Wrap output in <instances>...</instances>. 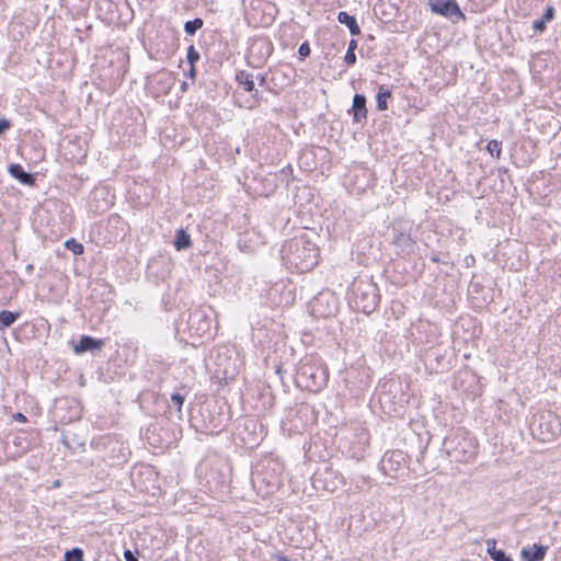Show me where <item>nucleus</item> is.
Here are the masks:
<instances>
[{
    "mask_svg": "<svg viewBox=\"0 0 561 561\" xmlns=\"http://www.w3.org/2000/svg\"><path fill=\"white\" fill-rule=\"evenodd\" d=\"M329 373L327 366L318 358L306 356L297 370V382L300 387L311 392H319L328 382Z\"/></svg>",
    "mask_w": 561,
    "mask_h": 561,
    "instance_id": "1",
    "label": "nucleus"
},
{
    "mask_svg": "<svg viewBox=\"0 0 561 561\" xmlns=\"http://www.w3.org/2000/svg\"><path fill=\"white\" fill-rule=\"evenodd\" d=\"M291 264L301 271L310 270L318 263V248L314 243L305 239H294L288 243Z\"/></svg>",
    "mask_w": 561,
    "mask_h": 561,
    "instance_id": "2",
    "label": "nucleus"
},
{
    "mask_svg": "<svg viewBox=\"0 0 561 561\" xmlns=\"http://www.w3.org/2000/svg\"><path fill=\"white\" fill-rule=\"evenodd\" d=\"M530 430L538 440L550 442L561 432V424L552 413L540 414L533 417Z\"/></svg>",
    "mask_w": 561,
    "mask_h": 561,
    "instance_id": "3",
    "label": "nucleus"
},
{
    "mask_svg": "<svg viewBox=\"0 0 561 561\" xmlns=\"http://www.w3.org/2000/svg\"><path fill=\"white\" fill-rule=\"evenodd\" d=\"M430 7L432 12L451 20L454 16L458 20H465L466 18L456 0H431Z\"/></svg>",
    "mask_w": 561,
    "mask_h": 561,
    "instance_id": "4",
    "label": "nucleus"
},
{
    "mask_svg": "<svg viewBox=\"0 0 561 561\" xmlns=\"http://www.w3.org/2000/svg\"><path fill=\"white\" fill-rule=\"evenodd\" d=\"M104 346V341L90 335H82L77 344L73 345V352L81 354L85 352L100 351Z\"/></svg>",
    "mask_w": 561,
    "mask_h": 561,
    "instance_id": "5",
    "label": "nucleus"
},
{
    "mask_svg": "<svg viewBox=\"0 0 561 561\" xmlns=\"http://www.w3.org/2000/svg\"><path fill=\"white\" fill-rule=\"evenodd\" d=\"M393 244L403 254H410L414 251L415 241L409 233L396 231L393 237Z\"/></svg>",
    "mask_w": 561,
    "mask_h": 561,
    "instance_id": "6",
    "label": "nucleus"
},
{
    "mask_svg": "<svg viewBox=\"0 0 561 561\" xmlns=\"http://www.w3.org/2000/svg\"><path fill=\"white\" fill-rule=\"evenodd\" d=\"M353 119L360 123L367 117L366 98L363 94H355L353 98Z\"/></svg>",
    "mask_w": 561,
    "mask_h": 561,
    "instance_id": "7",
    "label": "nucleus"
},
{
    "mask_svg": "<svg viewBox=\"0 0 561 561\" xmlns=\"http://www.w3.org/2000/svg\"><path fill=\"white\" fill-rule=\"evenodd\" d=\"M10 174L19 180L22 184L34 185L35 178L32 173L26 172L20 164L13 163L9 167Z\"/></svg>",
    "mask_w": 561,
    "mask_h": 561,
    "instance_id": "8",
    "label": "nucleus"
},
{
    "mask_svg": "<svg viewBox=\"0 0 561 561\" xmlns=\"http://www.w3.org/2000/svg\"><path fill=\"white\" fill-rule=\"evenodd\" d=\"M548 547L541 545H533L529 549H524L522 556L526 561H542L547 554Z\"/></svg>",
    "mask_w": 561,
    "mask_h": 561,
    "instance_id": "9",
    "label": "nucleus"
},
{
    "mask_svg": "<svg viewBox=\"0 0 561 561\" xmlns=\"http://www.w3.org/2000/svg\"><path fill=\"white\" fill-rule=\"evenodd\" d=\"M337 21L341 24H345L348 27L350 33L352 35H359L360 34V27L357 24L356 19L353 15L348 14L347 12H345V11L339 12Z\"/></svg>",
    "mask_w": 561,
    "mask_h": 561,
    "instance_id": "10",
    "label": "nucleus"
},
{
    "mask_svg": "<svg viewBox=\"0 0 561 561\" xmlns=\"http://www.w3.org/2000/svg\"><path fill=\"white\" fill-rule=\"evenodd\" d=\"M173 245L178 251L188 249L192 245L191 236L184 229H179L175 233Z\"/></svg>",
    "mask_w": 561,
    "mask_h": 561,
    "instance_id": "11",
    "label": "nucleus"
},
{
    "mask_svg": "<svg viewBox=\"0 0 561 561\" xmlns=\"http://www.w3.org/2000/svg\"><path fill=\"white\" fill-rule=\"evenodd\" d=\"M237 81L247 92H251L254 89L253 76L244 70L237 73Z\"/></svg>",
    "mask_w": 561,
    "mask_h": 561,
    "instance_id": "12",
    "label": "nucleus"
},
{
    "mask_svg": "<svg viewBox=\"0 0 561 561\" xmlns=\"http://www.w3.org/2000/svg\"><path fill=\"white\" fill-rule=\"evenodd\" d=\"M20 317L19 312H12L9 310L0 311V330L12 325Z\"/></svg>",
    "mask_w": 561,
    "mask_h": 561,
    "instance_id": "13",
    "label": "nucleus"
},
{
    "mask_svg": "<svg viewBox=\"0 0 561 561\" xmlns=\"http://www.w3.org/2000/svg\"><path fill=\"white\" fill-rule=\"evenodd\" d=\"M391 91L386 89L383 85L379 87L376 101L377 108L379 111H386L388 108L387 100L391 98Z\"/></svg>",
    "mask_w": 561,
    "mask_h": 561,
    "instance_id": "14",
    "label": "nucleus"
},
{
    "mask_svg": "<svg viewBox=\"0 0 561 561\" xmlns=\"http://www.w3.org/2000/svg\"><path fill=\"white\" fill-rule=\"evenodd\" d=\"M204 25V21L199 18H196L194 20H191V21H186L184 23V32L187 34V35H191L193 36L199 28H202Z\"/></svg>",
    "mask_w": 561,
    "mask_h": 561,
    "instance_id": "15",
    "label": "nucleus"
},
{
    "mask_svg": "<svg viewBox=\"0 0 561 561\" xmlns=\"http://www.w3.org/2000/svg\"><path fill=\"white\" fill-rule=\"evenodd\" d=\"M486 150L492 157H495L496 159H499L501 156V150H502L501 141L495 140V139L489 141V144L486 145Z\"/></svg>",
    "mask_w": 561,
    "mask_h": 561,
    "instance_id": "16",
    "label": "nucleus"
},
{
    "mask_svg": "<svg viewBox=\"0 0 561 561\" xmlns=\"http://www.w3.org/2000/svg\"><path fill=\"white\" fill-rule=\"evenodd\" d=\"M65 247L70 250L73 254L80 255L83 253L84 248L81 243L77 242L73 238L68 239L65 242Z\"/></svg>",
    "mask_w": 561,
    "mask_h": 561,
    "instance_id": "17",
    "label": "nucleus"
},
{
    "mask_svg": "<svg viewBox=\"0 0 561 561\" xmlns=\"http://www.w3.org/2000/svg\"><path fill=\"white\" fill-rule=\"evenodd\" d=\"M64 561H83V551L80 548H73L65 553Z\"/></svg>",
    "mask_w": 561,
    "mask_h": 561,
    "instance_id": "18",
    "label": "nucleus"
},
{
    "mask_svg": "<svg viewBox=\"0 0 561 561\" xmlns=\"http://www.w3.org/2000/svg\"><path fill=\"white\" fill-rule=\"evenodd\" d=\"M199 53L196 50V48L191 45L188 48H187V53H186V60L187 62L191 65V66H194L195 62H197L199 60Z\"/></svg>",
    "mask_w": 561,
    "mask_h": 561,
    "instance_id": "19",
    "label": "nucleus"
},
{
    "mask_svg": "<svg viewBox=\"0 0 561 561\" xmlns=\"http://www.w3.org/2000/svg\"><path fill=\"white\" fill-rule=\"evenodd\" d=\"M184 401H185V397L182 396L181 393L179 392H174L172 396H171V402L174 407H176V410L178 412H181V409L184 404Z\"/></svg>",
    "mask_w": 561,
    "mask_h": 561,
    "instance_id": "20",
    "label": "nucleus"
},
{
    "mask_svg": "<svg viewBox=\"0 0 561 561\" xmlns=\"http://www.w3.org/2000/svg\"><path fill=\"white\" fill-rule=\"evenodd\" d=\"M400 459H403L402 451H392L390 455L386 454V456L382 459L383 468H386L387 462H391L392 460H396L397 462L400 461Z\"/></svg>",
    "mask_w": 561,
    "mask_h": 561,
    "instance_id": "21",
    "label": "nucleus"
},
{
    "mask_svg": "<svg viewBox=\"0 0 561 561\" xmlns=\"http://www.w3.org/2000/svg\"><path fill=\"white\" fill-rule=\"evenodd\" d=\"M311 53L310 45L308 42L302 43L298 48V54L300 56V59H305L308 57Z\"/></svg>",
    "mask_w": 561,
    "mask_h": 561,
    "instance_id": "22",
    "label": "nucleus"
},
{
    "mask_svg": "<svg viewBox=\"0 0 561 561\" xmlns=\"http://www.w3.org/2000/svg\"><path fill=\"white\" fill-rule=\"evenodd\" d=\"M486 552L490 554L491 558H493L494 552H499L496 549V540L491 538L486 540Z\"/></svg>",
    "mask_w": 561,
    "mask_h": 561,
    "instance_id": "23",
    "label": "nucleus"
},
{
    "mask_svg": "<svg viewBox=\"0 0 561 561\" xmlns=\"http://www.w3.org/2000/svg\"><path fill=\"white\" fill-rule=\"evenodd\" d=\"M546 20H543L542 18L535 20L533 23L534 31L539 33L543 32L546 30Z\"/></svg>",
    "mask_w": 561,
    "mask_h": 561,
    "instance_id": "24",
    "label": "nucleus"
},
{
    "mask_svg": "<svg viewBox=\"0 0 561 561\" xmlns=\"http://www.w3.org/2000/svg\"><path fill=\"white\" fill-rule=\"evenodd\" d=\"M492 560L493 561H514L512 558L506 556V553L503 550H499V552H494Z\"/></svg>",
    "mask_w": 561,
    "mask_h": 561,
    "instance_id": "25",
    "label": "nucleus"
},
{
    "mask_svg": "<svg viewBox=\"0 0 561 561\" xmlns=\"http://www.w3.org/2000/svg\"><path fill=\"white\" fill-rule=\"evenodd\" d=\"M344 61L348 65V66H353L355 62H356V55H355V51L351 50V49H347L346 54H345V57H344Z\"/></svg>",
    "mask_w": 561,
    "mask_h": 561,
    "instance_id": "26",
    "label": "nucleus"
},
{
    "mask_svg": "<svg viewBox=\"0 0 561 561\" xmlns=\"http://www.w3.org/2000/svg\"><path fill=\"white\" fill-rule=\"evenodd\" d=\"M554 18V9L552 7H547L542 19L546 20V22L551 21Z\"/></svg>",
    "mask_w": 561,
    "mask_h": 561,
    "instance_id": "27",
    "label": "nucleus"
},
{
    "mask_svg": "<svg viewBox=\"0 0 561 561\" xmlns=\"http://www.w3.org/2000/svg\"><path fill=\"white\" fill-rule=\"evenodd\" d=\"M11 126L10 122L5 118L0 119V135L9 129Z\"/></svg>",
    "mask_w": 561,
    "mask_h": 561,
    "instance_id": "28",
    "label": "nucleus"
},
{
    "mask_svg": "<svg viewBox=\"0 0 561 561\" xmlns=\"http://www.w3.org/2000/svg\"><path fill=\"white\" fill-rule=\"evenodd\" d=\"M125 561H138L135 554L130 550H125L124 552Z\"/></svg>",
    "mask_w": 561,
    "mask_h": 561,
    "instance_id": "29",
    "label": "nucleus"
},
{
    "mask_svg": "<svg viewBox=\"0 0 561 561\" xmlns=\"http://www.w3.org/2000/svg\"><path fill=\"white\" fill-rule=\"evenodd\" d=\"M474 455H476L474 450H470V451L465 450V454H463V457L461 460L469 461L470 459H472L474 457Z\"/></svg>",
    "mask_w": 561,
    "mask_h": 561,
    "instance_id": "30",
    "label": "nucleus"
},
{
    "mask_svg": "<svg viewBox=\"0 0 561 561\" xmlns=\"http://www.w3.org/2000/svg\"><path fill=\"white\" fill-rule=\"evenodd\" d=\"M327 297L332 299V300H334L332 295H330V294H328V295L321 294L320 297L316 298V305H318L321 301H323Z\"/></svg>",
    "mask_w": 561,
    "mask_h": 561,
    "instance_id": "31",
    "label": "nucleus"
},
{
    "mask_svg": "<svg viewBox=\"0 0 561 561\" xmlns=\"http://www.w3.org/2000/svg\"><path fill=\"white\" fill-rule=\"evenodd\" d=\"M356 48H357V41L351 39L350 43H348V48L347 49H351V50L355 51Z\"/></svg>",
    "mask_w": 561,
    "mask_h": 561,
    "instance_id": "32",
    "label": "nucleus"
},
{
    "mask_svg": "<svg viewBox=\"0 0 561 561\" xmlns=\"http://www.w3.org/2000/svg\"><path fill=\"white\" fill-rule=\"evenodd\" d=\"M195 73H196V70H195V65H194V66H191L190 71H188V76L191 78H195Z\"/></svg>",
    "mask_w": 561,
    "mask_h": 561,
    "instance_id": "33",
    "label": "nucleus"
},
{
    "mask_svg": "<svg viewBox=\"0 0 561 561\" xmlns=\"http://www.w3.org/2000/svg\"><path fill=\"white\" fill-rule=\"evenodd\" d=\"M15 420L21 421V422H25L26 417L22 413H16Z\"/></svg>",
    "mask_w": 561,
    "mask_h": 561,
    "instance_id": "34",
    "label": "nucleus"
},
{
    "mask_svg": "<svg viewBox=\"0 0 561 561\" xmlns=\"http://www.w3.org/2000/svg\"><path fill=\"white\" fill-rule=\"evenodd\" d=\"M334 310H335V307H334L333 309H330L327 313H324V312H323V313H321V316L327 317V316H329V314L333 313V312H334Z\"/></svg>",
    "mask_w": 561,
    "mask_h": 561,
    "instance_id": "35",
    "label": "nucleus"
},
{
    "mask_svg": "<svg viewBox=\"0 0 561 561\" xmlns=\"http://www.w3.org/2000/svg\"><path fill=\"white\" fill-rule=\"evenodd\" d=\"M278 561H290L287 557L280 556L277 558Z\"/></svg>",
    "mask_w": 561,
    "mask_h": 561,
    "instance_id": "36",
    "label": "nucleus"
},
{
    "mask_svg": "<svg viewBox=\"0 0 561 561\" xmlns=\"http://www.w3.org/2000/svg\"><path fill=\"white\" fill-rule=\"evenodd\" d=\"M181 88H182L183 91H185L186 90V82H183Z\"/></svg>",
    "mask_w": 561,
    "mask_h": 561,
    "instance_id": "37",
    "label": "nucleus"
},
{
    "mask_svg": "<svg viewBox=\"0 0 561 561\" xmlns=\"http://www.w3.org/2000/svg\"><path fill=\"white\" fill-rule=\"evenodd\" d=\"M26 268H27V271H32L33 270V265L30 264V265H27Z\"/></svg>",
    "mask_w": 561,
    "mask_h": 561,
    "instance_id": "38",
    "label": "nucleus"
}]
</instances>
